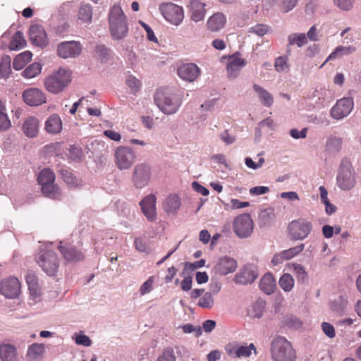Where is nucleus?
I'll list each match as a JSON object with an SVG mask.
<instances>
[{
	"instance_id": "f257e3e1",
	"label": "nucleus",
	"mask_w": 361,
	"mask_h": 361,
	"mask_svg": "<svg viewBox=\"0 0 361 361\" xmlns=\"http://www.w3.org/2000/svg\"><path fill=\"white\" fill-rule=\"evenodd\" d=\"M154 102L164 114L176 113L182 103V93L175 88L158 90L154 94Z\"/></svg>"
},
{
	"instance_id": "f03ea898",
	"label": "nucleus",
	"mask_w": 361,
	"mask_h": 361,
	"mask_svg": "<svg viewBox=\"0 0 361 361\" xmlns=\"http://www.w3.org/2000/svg\"><path fill=\"white\" fill-rule=\"evenodd\" d=\"M109 27L111 38L121 40L128 34V23L126 16L119 5H114L109 13Z\"/></svg>"
},
{
	"instance_id": "7ed1b4c3",
	"label": "nucleus",
	"mask_w": 361,
	"mask_h": 361,
	"mask_svg": "<svg viewBox=\"0 0 361 361\" xmlns=\"http://www.w3.org/2000/svg\"><path fill=\"white\" fill-rule=\"evenodd\" d=\"M270 353L274 361H295L296 360V352L291 343L283 336H277L273 339Z\"/></svg>"
},
{
	"instance_id": "20e7f679",
	"label": "nucleus",
	"mask_w": 361,
	"mask_h": 361,
	"mask_svg": "<svg viewBox=\"0 0 361 361\" xmlns=\"http://www.w3.org/2000/svg\"><path fill=\"white\" fill-rule=\"evenodd\" d=\"M71 81V72L60 68L44 79V85L48 92L56 94L63 92Z\"/></svg>"
},
{
	"instance_id": "39448f33",
	"label": "nucleus",
	"mask_w": 361,
	"mask_h": 361,
	"mask_svg": "<svg viewBox=\"0 0 361 361\" xmlns=\"http://www.w3.org/2000/svg\"><path fill=\"white\" fill-rule=\"evenodd\" d=\"M356 183L355 173L350 161L343 159L336 174V185L342 190L352 189Z\"/></svg>"
},
{
	"instance_id": "423d86ee",
	"label": "nucleus",
	"mask_w": 361,
	"mask_h": 361,
	"mask_svg": "<svg viewBox=\"0 0 361 361\" xmlns=\"http://www.w3.org/2000/svg\"><path fill=\"white\" fill-rule=\"evenodd\" d=\"M55 174L48 168L42 169L38 174L37 181L42 193L47 197L59 200L61 197L60 188L54 184Z\"/></svg>"
},
{
	"instance_id": "0eeeda50",
	"label": "nucleus",
	"mask_w": 361,
	"mask_h": 361,
	"mask_svg": "<svg viewBox=\"0 0 361 361\" xmlns=\"http://www.w3.org/2000/svg\"><path fill=\"white\" fill-rule=\"evenodd\" d=\"M36 262L42 270L49 276H55L60 266L59 257L52 250H41L37 255Z\"/></svg>"
},
{
	"instance_id": "6e6552de",
	"label": "nucleus",
	"mask_w": 361,
	"mask_h": 361,
	"mask_svg": "<svg viewBox=\"0 0 361 361\" xmlns=\"http://www.w3.org/2000/svg\"><path fill=\"white\" fill-rule=\"evenodd\" d=\"M312 224L306 219L292 221L288 226V234L290 240H303L311 233Z\"/></svg>"
},
{
	"instance_id": "1a4fd4ad",
	"label": "nucleus",
	"mask_w": 361,
	"mask_h": 361,
	"mask_svg": "<svg viewBox=\"0 0 361 361\" xmlns=\"http://www.w3.org/2000/svg\"><path fill=\"white\" fill-rule=\"evenodd\" d=\"M159 10L163 17L169 23L178 25L183 20V9L181 6L173 3H162Z\"/></svg>"
},
{
	"instance_id": "9d476101",
	"label": "nucleus",
	"mask_w": 361,
	"mask_h": 361,
	"mask_svg": "<svg viewBox=\"0 0 361 361\" xmlns=\"http://www.w3.org/2000/svg\"><path fill=\"white\" fill-rule=\"evenodd\" d=\"M116 164L120 170H126L131 167L135 159L133 150L125 146L116 148L114 153Z\"/></svg>"
},
{
	"instance_id": "9b49d317",
	"label": "nucleus",
	"mask_w": 361,
	"mask_h": 361,
	"mask_svg": "<svg viewBox=\"0 0 361 361\" xmlns=\"http://www.w3.org/2000/svg\"><path fill=\"white\" fill-rule=\"evenodd\" d=\"M253 226L252 219L248 214L237 216L233 221L234 232L240 238L250 236L252 233Z\"/></svg>"
},
{
	"instance_id": "f8f14e48",
	"label": "nucleus",
	"mask_w": 361,
	"mask_h": 361,
	"mask_svg": "<svg viewBox=\"0 0 361 361\" xmlns=\"http://www.w3.org/2000/svg\"><path fill=\"white\" fill-rule=\"evenodd\" d=\"M353 99L350 97H343L338 99L330 110V116L336 120H341L348 116L353 111Z\"/></svg>"
},
{
	"instance_id": "ddd939ff",
	"label": "nucleus",
	"mask_w": 361,
	"mask_h": 361,
	"mask_svg": "<svg viewBox=\"0 0 361 361\" xmlns=\"http://www.w3.org/2000/svg\"><path fill=\"white\" fill-rule=\"evenodd\" d=\"M60 242L58 249L62 255L63 259L68 262H78L85 258V253L81 248L74 245L66 244L62 245Z\"/></svg>"
},
{
	"instance_id": "4468645a",
	"label": "nucleus",
	"mask_w": 361,
	"mask_h": 361,
	"mask_svg": "<svg viewBox=\"0 0 361 361\" xmlns=\"http://www.w3.org/2000/svg\"><path fill=\"white\" fill-rule=\"evenodd\" d=\"M150 168L149 166L140 164L134 168L132 181L133 185L137 188H142L147 185L150 179Z\"/></svg>"
},
{
	"instance_id": "2eb2a0df",
	"label": "nucleus",
	"mask_w": 361,
	"mask_h": 361,
	"mask_svg": "<svg viewBox=\"0 0 361 361\" xmlns=\"http://www.w3.org/2000/svg\"><path fill=\"white\" fill-rule=\"evenodd\" d=\"M22 97L24 102L30 106H40L47 102L45 94L40 89L35 87L24 90Z\"/></svg>"
},
{
	"instance_id": "dca6fc26",
	"label": "nucleus",
	"mask_w": 361,
	"mask_h": 361,
	"mask_svg": "<svg viewBox=\"0 0 361 361\" xmlns=\"http://www.w3.org/2000/svg\"><path fill=\"white\" fill-rule=\"evenodd\" d=\"M82 51V45L79 42L68 41L59 44L58 55L63 59L75 58L79 56Z\"/></svg>"
},
{
	"instance_id": "f3484780",
	"label": "nucleus",
	"mask_w": 361,
	"mask_h": 361,
	"mask_svg": "<svg viewBox=\"0 0 361 361\" xmlns=\"http://www.w3.org/2000/svg\"><path fill=\"white\" fill-rule=\"evenodd\" d=\"M0 291L7 298H17L20 292V284L16 277H10L1 282Z\"/></svg>"
},
{
	"instance_id": "a211bd4d",
	"label": "nucleus",
	"mask_w": 361,
	"mask_h": 361,
	"mask_svg": "<svg viewBox=\"0 0 361 361\" xmlns=\"http://www.w3.org/2000/svg\"><path fill=\"white\" fill-rule=\"evenodd\" d=\"M156 200L155 195L150 194L143 198L139 203L143 214L150 222H154L157 219Z\"/></svg>"
},
{
	"instance_id": "6ab92c4d",
	"label": "nucleus",
	"mask_w": 361,
	"mask_h": 361,
	"mask_svg": "<svg viewBox=\"0 0 361 361\" xmlns=\"http://www.w3.org/2000/svg\"><path fill=\"white\" fill-rule=\"evenodd\" d=\"M305 245L301 243L295 247L283 250L279 253L275 254L271 259V263L274 266L282 264L284 261L290 260L303 251Z\"/></svg>"
},
{
	"instance_id": "aec40b11",
	"label": "nucleus",
	"mask_w": 361,
	"mask_h": 361,
	"mask_svg": "<svg viewBox=\"0 0 361 361\" xmlns=\"http://www.w3.org/2000/svg\"><path fill=\"white\" fill-rule=\"evenodd\" d=\"M29 35L30 41L37 47H45L49 44L47 33L42 26L32 25L30 27Z\"/></svg>"
},
{
	"instance_id": "412c9836",
	"label": "nucleus",
	"mask_w": 361,
	"mask_h": 361,
	"mask_svg": "<svg viewBox=\"0 0 361 361\" xmlns=\"http://www.w3.org/2000/svg\"><path fill=\"white\" fill-rule=\"evenodd\" d=\"M257 276V269L254 267L247 265L236 274L234 281L236 283L242 285L251 284Z\"/></svg>"
},
{
	"instance_id": "4be33fe9",
	"label": "nucleus",
	"mask_w": 361,
	"mask_h": 361,
	"mask_svg": "<svg viewBox=\"0 0 361 361\" xmlns=\"http://www.w3.org/2000/svg\"><path fill=\"white\" fill-rule=\"evenodd\" d=\"M238 52L229 57L226 66L228 76L230 78H235L238 76L241 68L246 65L245 59L240 56Z\"/></svg>"
},
{
	"instance_id": "5701e85b",
	"label": "nucleus",
	"mask_w": 361,
	"mask_h": 361,
	"mask_svg": "<svg viewBox=\"0 0 361 361\" xmlns=\"http://www.w3.org/2000/svg\"><path fill=\"white\" fill-rule=\"evenodd\" d=\"M178 75L185 81L193 82L200 76V69L195 63H185L179 66Z\"/></svg>"
},
{
	"instance_id": "b1692460",
	"label": "nucleus",
	"mask_w": 361,
	"mask_h": 361,
	"mask_svg": "<svg viewBox=\"0 0 361 361\" xmlns=\"http://www.w3.org/2000/svg\"><path fill=\"white\" fill-rule=\"evenodd\" d=\"M237 268L236 261L228 257H224L219 259L214 269L216 272L221 275H227L234 272Z\"/></svg>"
},
{
	"instance_id": "393cba45",
	"label": "nucleus",
	"mask_w": 361,
	"mask_h": 361,
	"mask_svg": "<svg viewBox=\"0 0 361 361\" xmlns=\"http://www.w3.org/2000/svg\"><path fill=\"white\" fill-rule=\"evenodd\" d=\"M343 138L336 135H329L326 137L325 152L329 156H336L342 148Z\"/></svg>"
},
{
	"instance_id": "a878e982",
	"label": "nucleus",
	"mask_w": 361,
	"mask_h": 361,
	"mask_svg": "<svg viewBox=\"0 0 361 361\" xmlns=\"http://www.w3.org/2000/svg\"><path fill=\"white\" fill-rule=\"evenodd\" d=\"M206 4L200 0H191L190 3V18L195 22H199L204 19L206 14Z\"/></svg>"
},
{
	"instance_id": "bb28decb",
	"label": "nucleus",
	"mask_w": 361,
	"mask_h": 361,
	"mask_svg": "<svg viewBox=\"0 0 361 361\" xmlns=\"http://www.w3.org/2000/svg\"><path fill=\"white\" fill-rule=\"evenodd\" d=\"M226 23L225 15L221 12L214 13L207 22L208 30L212 32H217L224 27Z\"/></svg>"
},
{
	"instance_id": "cd10ccee",
	"label": "nucleus",
	"mask_w": 361,
	"mask_h": 361,
	"mask_svg": "<svg viewBox=\"0 0 361 361\" xmlns=\"http://www.w3.org/2000/svg\"><path fill=\"white\" fill-rule=\"evenodd\" d=\"M0 358L2 361H18V353L16 346L9 343L1 344Z\"/></svg>"
},
{
	"instance_id": "c85d7f7f",
	"label": "nucleus",
	"mask_w": 361,
	"mask_h": 361,
	"mask_svg": "<svg viewBox=\"0 0 361 361\" xmlns=\"http://www.w3.org/2000/svg\"><path fill=\"white\" fill-rule=\"evenodd\" d=\"M63 124L60 116L54 114L45 122V130L48 133L57 134L62 130Z\"/></svg>"
},
{
	"instance_id": "c756f323",
	"label": "nucleus",
	"mask_w": 361,
	"mask_h": 361,
	"mask_svg": "<svg viewBox=\"0 0 361 361\" xmlns=\"http://www.w3.org/2000/svg\"><path fill=\"white\" fill-rule=\"evenodd\" d=\"M22 128L27 137H36L39 132V122L37 118L33 116L28 117L23 122Z\"/></svg>"
},
{
	"instance_id": "7c9ffc66",
	"label": "nucleus",
	"mask_w": 361,
	"mask_h": 361,
	"mask_svg": "<svg viewBox=\"0 0 361 361\" xmlns=\"http://www.w3.org/2000/svg\"><path fill=\"white\" fill-rule=\"evenodd\" d=\"M356 51V48L353 46H338L330 54V55L326 58L324 63L321 66L322 68L327 61L334 60L336 59L341 58L343 56H348L352 54Z\"/></svg>"
},
{
	"instance_id": "2f4dec72",
	"label": "nucleus",
	"mask_w": 361,
	"mask_h": 361,
	"mask_svg": "<svg viewBox=\"0 0 361 361\" xmlns=\"http://www.w3.org/2000/svg\"><path fill=\"white\" fill-rule=\"evenodd\" d=\"M260 289L267 295L272 294L276 287V280L271 273H267L260 280Z\"/></svg>"
},
{
	"instance_id": "473e14b6",
	"label": "nucleus",
	"mask_w": 361,
	"mask_h": 361,
	"mask_svg": "<svg viewBox=\"0 0 361 361\" xmlns=\"http://www.w3.org/2000/svg\"><path fill=\"white\" fill-rule=\"evenodd\" d=\"M307 42V37L305 33H291L288 36V44L286 47V53L290 54V47L296 45L302 47Z\"/></svg>"
},
{
	"instance_id": "72a5a7b5",
	"label": "nucleus",
	"mask_w": 361,
	"mask_h": 361,
	"mask_svg": "<svg viewBox=\"0 0 361 361\" xmlns=\"http://www.w3.org/2000/svg\"><path fill=\"white\" fill-rule=\"evenodd\" d=\"M253 90L258 94L259 100L263 106L269 107L273 104L274 98L267 90L257 84L253 85Z\"/></svg>"
},
{
	"instance_id": "f704fd0d",
	"label": "nucleus",
	"mask_w": 361,
	"mask_h": 361,
	"mask_svg": "<svg viewBox=\"0 0 361 361\" xmlns=\"http://www.w3.org/2000/svg\"><path fill=\"white\" fill-rule=\"evenodd\" d=\"M288 267L289 270L293 271L299 283H305L308 281L307 272L302 264L291 263L288 264Z\"/></svg>"
},
{
	"instance_id": "c9c22d12",
	"label": "nucleus",
	"mask_w": 361,
	"mask_h": 361,
	"mask_svg": "<svg viewBox=\"0 0 361 361\" xmlns=\"http://www.w3.org/2000/svg\"><path fill=\"white\" fill-rule=\"evenodd\" d=\"M45 351L44 344L35 343L28 347L26 356L30 361H34L39 358Z\"/></svg>"
},
{
	"instance_id": "e433bc0d",
	"label": "nucleus",
	"mask_w": 361,
	"mask_h": 361,
	"mask_svg": "<svg viewBox=\"0 0 361 361\" xmlns=\"http://www.w3.org/2000/svg\"><path fill=\"white\" fill-rule=\"evenodd\" d=\"M32 56V53L29 51H25L16 56L13 62V68L16 71L23 69L25 64L31 61Z\"/></svg>"
},
{
	"instance_id": "4c0bfd02",
	"label": "nucleus",
	"mask_w": 361,
	"mask_h": 361,
	"mask_svg": "<svg viewBox=\"0 0 361 361\" xmlns=\"http://www.w3.org/2000/svg\"><path fill=\"white\" fill-rule=\"evenodd\" d=\"M180 206V199L177 195H170L166 199L164 204V209L166 212H176Z\"/></svg>"
},
{
	"instance_id": "58836bf2",
	"label": "nucleus",
	"mask_w": 361,
	"mask_h": 361,
	"mask_svg": "<svg viewBox=\"0 0 361 361\" xmlns=\"http://www.w3.org/2000/svg\"><path fill=\"white\" fill-rule=\"evenodd\" d=\"M347 300L342 297H339L330 303V310L336 315H342L345 312Z\"/></svg>"
},
{
	"instance_id": "ea45409f",
	"label": "nucleus",
	"mask_w": 361,
	"mask_h": 361,
	"mask_svg": "<svg viewBox=\"0 0 361 361\" xmlns=\"http://www.w3.org/2000/svg\"><path fill=\"white\" fill-rule=\"evenodd\" d=\"M279 284L283 291L290 292L294 287L295 280L292 275L286 273L279 279Z\"/></svg>"
},
{
	"instance_id": "a19ab883",
	"label": "nucleus",
	"mask_w": 361,
	"mask_h": 361,
	"mask_svg": "<svg viewBox=\"0 0 361 361\" xmlns=\"http://www.w3.org/2000/svg\"><path fill=\"white\" fill-rule=\"evenodd\" d=\"M26 44V41L24 39L23 35L21 32H16L13 36L12 40L10 42L9 48L11 50H20Z\"/></svg>"
},
{
	"instance_id": "79ce46f5",
	"label": "nucleus",
	"mask_w": 361,
	"mask_h": 361,
	"mask_svg": "<svg viewBox=\"0 0 361 361\" xmlns=\"http://www.w3.org/2000/svg\"><path fill=\"white\" fill-rule=\"evenodd\" d=\"M252 350L255 355L257 354V350L253 343H250L249 345H238V349L236 350V357H248L250 356Z\"/></svg>"
},
{
	"instance_id": "37998d69",
	"label": "nucleus",
	"mask_w": 361,
	"mask_h": 361,
	"mask_svg": "<svg viewBox=\"0 0 361 361\" xmlns=\"http://www.w3.org/2000/svg\"><path fill=\"white\" fill-rule=\"evenodd\" d=\"M198 306L204 309H212L214 305V295L211 292H204L201 298H200Z\"/></svg>"
},
{
	"instance_id": "c03bdc74",
	"label": "nucleus",
	"mask_w": 361,
	"mask_h": 361,
	"mask_svg": "<svg viewBox=\"0 0 361 361\" xmlns=\"http://www.w3.org/2000/svg\"><path fill=\"white\" fill-rule=\"evenodd\" d=\"M78 19L84 23H90L92 18V9L89 4H82L78 11Z\"/></svg>"
},
{
	"instance_id": "a18cd8bd",
	"label": "nucleus",
	"mask_w": 361,
	"mask_h": 361,
	"mask_svg": "<svg viewBox=\"0 0 361 361\" xmlns=\"http://www.w3.org/2000/svg\"><path fill=\"white\" fill-rule=\"evenodd\" d=\"M5 111V106L0 101V131H6L11 126V121Z\"/></svg>"
},
{
	"instance_id": "49530a36",
	"label": "nucleus",
	"mask_w": 361,
	"mask_h": 361,
	"mask_svg": "<svg viewBox=\"0 0 361 361\" xmlns=\"http://www.w3.org/2000/svg\"><path fill=\"white\" fill-rule=\"evenodd\" d=\"M42 71V66L39 63H33L28 66L23 72L25 78H32L39 75Z\"/></svg>"
},
{
	"instance_id": "de8ad7c7",
	"label": "nucleus",
	"mask_w": 361,
	"mask_h": 361,
	"mask_svg": "<svg viewBox=\"0 0 361 361\" xmlns=\"http://www.w3.org/2000/svg\"><path fill=\"white\" fill-rule=\"evenodd\" d=\"M61 174L64 182L70 188H76L78 186L79 183L78 179L73 176V174L71 171L63 169L61 171Z\"/></svg>"
},
{
	"instance_id": "09e8293b",
	"label": "nucleus",
	"mask_w": 361,
	"mask_h": 361,
	"mask_svg": "<svg viewBox=\"0 0 361 361\" xmlns=\"http://www.w3.org/2000/svg\"><path fill=\"white\" fill-rule=\"evenodd\" d=\"M259 218L264 225L269 224L275 218L274 209L269 207L262 210L259 214Z\"/></svg>"
},
{
	"instance_id": "8fccbe9b",
	"label": "nucleus",
	"mask_w": 361,
	"mask_h": 361,
	"mask_svg": "<svg viewBox=\"0 0 361 361\" xmlns=\"http://www.w3.org/2000/svg\"><path fill=\"white\" fill-rule=\"evenodd\" d=\"M329 95V91L325 87H320L319 89H317L312 94L313 98H317V100L316 102L319 104H322L328 100Z\"/></svg>"
},
{
	"instance_id": "3c124183",
	"label": "nucleus",
	"mask_w": 361,
	"mask_h": 361,
	"mask_svg": "<svg viewBox=\"0 0 361 361\" xmlns=\"http://www.w3.org/2000/svg\"><path fill=\"white\" fill-rule=\"evenodd\" d=\"M95 54L101 61H106L110 58L111 50L104 45H97L95 47Z\"/></svg>"
},
{
	"instance_id": "603ef678",
	"label": "nucleus",
	"mask_w": 361,
	"mask_h": 361,
	"mask_svg": "<svg viewBox=\"0 0 361 361\" xmlns=\"http://www.w3.org/2000/svg\"><path fill=\"white\" fill-rule=\"evenodd\" d=\"M11 73V59L4 57L0 61V77L7 78Z\"/></svg>"
},
{
	"instance_id": "864d4df0",
	"label": "nucleus",
	"mask_w": 361,
	"mask_h": 361,
	"mask_svg": "<svg viewBox=\"0 0 361 361\" xmlns=\"http://www.w3.org/2000/svg\"><path fill=\"white\" fill-rule=\"evenodd\" d=\"M269 32V27L264 24H257L248 28L247 32L255 34L258 37H263Z\"/></svg>"
},
{
	"instance_id": "5fc2aeb1",
	"label": "nucleus",
	"mask_w": 361,
	"mask_h": 361,
	"mask_svg": "<svg viewBox=\"0 0 361 361\" xmlns=\"http://www.w3.org/2000/svg\"><path fill=\"white\" fill-rule=\"evenodd\" d=\"M334 5L343 11H351L355 4V0H333Z\"/></svg>"
},
{
	"instance_id": "6e6d98bb",
	"label": "nucleus",
	"mask_w": 361,
	"mask_h": 361,
	"mask_svg": "<svg viewBox=\"0 0 361 361\" xmlns=\"http://www.w3.org/2000/svg\"><path fill=\"white\" fill-rule=\"evenodd\" d=\"M265 303L264 301H257L252 307L251 315L254 318L259 319L263 315Z\"/></svg>"
},
{
	"instance_id": "4d7b16f0",
	"label": "nucleus",
	"mask_w": 361,
	"mask_h": 361,
	"mask_svg": "<svg viewBox=\"0 0 361 361\" xmlns=\"http://www.w3.org/2000/svg\"><path fill=\"white\" fill-rule=\"evenodd\" d=\"M126 84L130 88L131 93L136 94L140 87V82L133 75H129L126 78Z\"/></svg>"
},
{
	"instance_id": "13d9d810",
	"label": "nucleus",
	"mask_w": 361,
	"mask_h": 361,
	"mask_svg": "<svg viewBox=\"0 0 361 361\" xmlns=\"http://www.w3.org/2000/svg\"><path fill=\"white\" fill-rule=\"evenodd\" d=\"M73 338L78 345L89 347L92 345V341L90 337L83 334H75Z\"/></svg>"
},
{
	"instance_id": "bf43d9fd",
	"label": "nucleus",
	"mask_w": 361,
	"mask_h": 361,
	"mask_svg": "<svg viewBox=\"0 0 361 361\" xmlns=\"http://www.w3.org/2000/svg\"><path fill=\"white\" fill-rule=\"evenodd\" d=\"M178 328H181L185 334L194 333L196 337H199L202 334V329L201 326H195L191 324H186L183 326H180Z\"/></svg>"
},
{
	"instance_id": "052dcab7",
	"label": "nucleus",
	"mask_w": 361,
	"mask_h": 361,
	"mask_svg": "<svg viewBox=\"0 0 361 361\" xmlns=\"http://www.w3.org/2000/svg\"><path fill=\"white\" fill-rule=\"evenodd\" d=\"M154 282V276H150L149 279L145 281L142 285L140 286L139 292L141 295H145L149 293H150L153 289V284Z\"/></svg>"
},
{
	"instance_id": "680f3d73",
	"label": "nucleus",
	"mask_w": 361,
	"mask_h": 361,
	"mask_svg": "<svg viewBox=\"0 0 361 361\" xmlns=\"http://www.w3.org/2000/svg\"><path fill=\"white\" fill-rule=\"evenodd\" d=\"M288 57L286 56H279L275 59L274 67L276 71L282 72L288 68Z\"/></svg>"
},
{
	"instance_id": "e2e57ef3",
	"label": "nucleus",
	"mask_w": 361,
	"mask_h": 361,
	"mask_svg": "<svg viewBox=\"0 0 361 361\" xmlns=\"http://www.w3.org/2000/svg\"><path fill=\"white\" fill-rule=\"evenodd\" d=\"M204 265H205V260L204 259L196 261L193 263L185 262L184 271H183L182 274L183 275L184 271L186 270H188L190 271H193L194 270L201 268V267H204Z\"/></svg>"
},
{
	"instance_id": "0e129e2a",
	"label": "nucleus",
	"mask_w": 361,
	"mask_h": 361,
	"mask_svg": "<svg viewBox=\"0 0 361 361\" xmlns=\"http://www.w3.org/2000/svg\"><path fill=\"white\" fill-rule=\"evenodd\" d=\"M157 361H176L173 350L172 348L165 349Z\"/></svg>"
},
{
	"instance_id": "69168bd1",
	"label": "nucleus",
	"mask_w": 361,
	"mask_h": 361,
	"mask_svg": "<svg viewBox=\"0 0 361 361\" xmlns=\"http://www.w3.org/2000/svg\"><path fill=\"white\" fill-rule=\"evenodd\" d=\"M324 334L329 338H332L336 336L334 327L328 322H322L321 325Z\"/></svg>"
},
{
	"instance_id": "338daca9",
	"label": "nucleus",
	"mask_w": 361,
	"mask_h": 361,
	"mask_svg": "<svg viewBox=\"0 0 361 361\" xmlns=\"http://www.w3.org/2000/svg\"><path fill=\"white\" fill-rule=\"evenodd\" d=\"M269 191V187L267 186H256L250 189V194L251 195H260L267 193Z\"/></svg>"
},
{
	"instance_id": "774afa93",
	"label": "nucleus",
	"mask_w": 361,
	"mask_h": 361,
	"mask_svg": "<svg viewBox=\"0 0 361 361\" xmlns=\"http://www.w3.org/2000/svg\"><path fill=\"white\" fill-rule=\"evenodd\" d=\"M135 246L137 250L141 252H149V250L147 244L141 238H135Z\"/></svg>"
}]
</instances>
